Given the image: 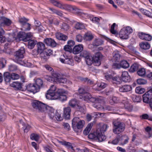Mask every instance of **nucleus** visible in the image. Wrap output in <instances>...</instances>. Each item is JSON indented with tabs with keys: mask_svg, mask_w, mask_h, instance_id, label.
<instances>
[{
	"mask_svg": "<svg viewBox=\"0 0 152 152\" xmlns=\"http://www.w3.org/2000/svg\"><path fill=\"white\" fill-rule=\"evenodd\" d=\"M53 52L52 50L46 49L39 53H40V56L42 59L46 61L49 58V56L53 54Z\"/></svg>",
	"mask_w": 152,
	"mask_h": 152,
	"instance_id": "nucleus-11",
	"label": "nucleus"
},
{
	"mask_svg": "<svg viewBox=\"0 0 152 152\" xmlns=\"http://www.w3.org/2000/svg\"><path fill=\"white\" fill-rule=\"evenodd\" d=\"M129 140V137L126 135L122 136L119 139V141H120L121 142V144L122 145L126 144L128 142Z\"/></svg>",
	"mask_w": 152,
	"mask_h": 152,
	"instance_id": "nucleus-32",
	"label": "nucleus"
},
{
	"mask_svg": "<svg viewBox=\"0 0 152 152\" xmlns=\"http://www.w3.org/2000/svg\"><path fill=\"white\" fill-rule=\"evenodd\" d=\"M139 68V65L137 63H135L133 64L129 69V71L131 73L137 71Z\"/></svg>",
	"mask_w": 152,
	"mask_h": 152,
	"instance_id": "nucleus-28",
	"label": "nucleus"
},
{
	"mask_svg": "<svg viewBox=\"0 0 152 152\" xmlns=\"http://www.w3.org/2000/svg\"><path fill=\"white\" fill-rule=\"evenodd\" d=\"M3 77L4 81L6 83L10 82L11 80V74L8 72L4 73Z\"/></svg>",
	"mask_w": 152,
	"mask_h": 152,
	"instance_id": "nucleus-31",
	"label": "nucleus"
},
{
	"mask_svg": "<svg viewBox=\"0 0 152 152\" xmlns=\"http://www.w3.org/2000/svg\"><path fill=\"white\" fill-rule=\"evenodd\" d=\"M133 32V29L130 26L124 27L121 29L119 33L121 39H126L129 37V35Z\"/></svg>",
	"mask_w": 152,
	"mask_h": 152,
	"instance_id": "nucleus-5",
	"label": "nucleus"
},
{
	"mask_svg": "<svg viewBox=\"0 0 152 152\" xmlns=\"http://www.w3.org/2000/svg\"><path fill=\"white\" fill-rule=\"evenodd\" d=\"M113 132L116 134H120L123 132L125 128V124L122 122L118 121H113Z\"/></svg>",
	"mask_w": 152,
	"mask_h": 152,
	"instance_id": "nucleus-3",
	"label": "nucleus"
},
{
	"mask_svg": "<svg viewBox=\"0 0 152 152\" xmlns=\"http://www.w3.org/2000/svg\"><path fill=\"white\" fill-rule=\"evenodd\" d=\"M103 43V41L100 39H95L93 41L92 45L94 46L97 47Z\"/></svg>",
	"mask_w": 152,
	"mask_h": 152,
	"instance_id": "nucleus-41",
	"label": "nucleus"
},
{
	"mask_svg": "<svg viewBox=\"0 0 152 152\" xmlns=\"http://www.w3.org/2000/svg\"><path fill=\"white\" fill-rule=\"evenodd\" d=\"M121 56L118 53H115L114 55L113 56V59L115 61H119L120 60V58Z\"/></svg>",
	"mask_w": 152,
	"mask_h": 152,
	"instance_id": "nucleus-63",
	"label": "nucleus"
},
{
	"mask_svg": "<svg viewBox=\"0 0 152 152\" xmlns=\"http://www.w3.org/2000/svg\"><path fill=\"white\" fill-rule=\"evenodd\" d=\"M29 20L28 19L26 18L25 17H23L19 18L18 19V22L22 26L23 25L26 23Z\"/></svg>",
	"mask_w": 152,
	"mask_h": 152,
	"instance_id": "nucleus-46",
	"label": "nucleus"
},
{
	"mask_svg": "<svg viewBox=\"0 0 152 152\" xmlns=\"http://www.w3.org/2000/svg\"><path fill=\"white\" fill-rule=\"evenodd\" d=\"M56 36L58 40L65 41L67 40L68 37L67 36L60 33H57L56 34Z\"/></svg>",
	"mask_w": 152,
	"mask_h": 152,
	"instance_id": "nucleus-27",
	"label": "nucleus"
},
{
	"mask_svg": "<svg viewBox=\"0 0 152 152\" xmlns=\"http://www.w3.org/2000/svg\"><path fill=\"white\" fill-rule=\"evenodd\" d=\"M121 79L123 82L125 83L129 82L132 80L131 77L127 71L122 72L121 75Z\"/></svg>",
	"mask_w": 152,
	"mask_h": 152,
	"instance_id": "nucleus-17",
	"label": "nucleus"
},
{
	"mask_svg": "<svg viewBox=\"0 0 152 152\" xmlns=\"http://www.w3.org/2000/svg\"><path fill=\"white\" fill-rule=\"evenodd\" d=\"M145 91L144 88H141L140 87H138L136 88L135 89V92L136 93L139 94H142Z\"/></svg>",
	"mask_w": 152,
	"mask_h": 152,
	"instance_id": "nucleus-58",
	"label": "nucleus"
},
{
	"mask_svg": "<svg viewBox=\"0 0 152 152\" xmlns=\"http://www.w3.org/2000/svg\"><path fill=\"white\" fill-rule=\"evenodd\" d=\"M31 24L27 22L21 26V29L22 30H23L24 31H29L31 29Z\"/></svg>",
	"mask_w": 152,
	"mask_h": 152,
	"instance_id": "nucleus-42",
	"label": "nucleus"
},
{
	"mask_svg": "<svg viewBox=\"0 0 152 152\" xmlns=\"http://www.w3.org/2000/svg\"><path fill=\"white\" fill-rule=\"evenodd\" d=\"M142 12L145 15L147 16L152 18V9H150V11L143 9Z\"/></svg>",
	"mask_w": 152,
	"mask_h": 152,
	"instance_id": "nucleus-50",
	"label": "nucleus"
},
{
	"mask_svg": "<svg viewBox=\"0 0 152 152\" xmlns=\"http://www.w3.org/2000/svg\"><path fill=\"white\" fill-rule=\"evenodd\" d=\"M132 89L131 86L128 85H124L121 86L119 87V91L122 92H126L129 91Z\"/></svg>",
	"mask_w": 152,
	"mask_h": 152,
	"instance_id": "nucleus-21",
	"label": "nucleus"
},
{
	"mask_svg": "<svg viewBox=\"0 0 152 152\" xmlns=\"http://www.w3.org/2000/svg\"><path fill=\"white\" fill-rule=\"evenodd\" d=\"M93 124L92 123H90L88 124L87 127L83 131V133L84 135H86L88 134Z\"/></svg>",
	"mask_w": 152,
	"mask_h": 152,
	"instance_id": "nucleus-37",
	"label": "nucleus"
},
{
	"mask_svg": "<svg viewBox=\"0 0 152 152\" xmlns=\"http://www.w3.org/2000/svg\"><path fill=\"white\" fill-rule=\"evenodd\" d=\"M73 6H72L69 5H66L63 7L62 9H64L70 12H72L74 7Z\"/></svg>",
	"mask_w": 152,
	"mask_h": 152,
	"instance_id": "nucleus-59",
	"label": "nucleus"
},
{
	"mask_svg": "<svg viewBox=\"0 0 152 152\" xmlns=\"http://www.w3.org/2000/svg\"><path fill=\"white\" fill-rule=\"evenodd\" d=\"M37 52L38 53L43 51L45 49V44L42 42H39L37 44Z\"/></svg>",
	"mask_w": 152,
	"mask_h": 152,
	"instance_id": "nucleus-25",
	"label": "nucleus"
},
{
	"mask_svg": "<svg viewBox=\"0 0 152 152\" xmlns=\"http://www.w3.org/2000/svg\"><path fill=\"white\" fill-rule=\"evenodd\" d=\"M55 86L52 85L49 89L47 91L46 97V98L50 99H58L61 102L66 100L67 97L65 95V91L63 89H58L56 91Z\"/></svg>",
	"mask_w": 152,
	"mask_h": 152,
	"instance_id": "nucleus-1",
	"label": "nucleus"
},
{
	"mask_svg": "<svg viewBox=\"0 0 152 152\" xmlns=\"http://www.w3.org/2000/svg\"><path fill=\"white\" fill-rule=\"evenodd\" d=\"M120 78L118 77L117 76L113 77V76L110 81H111L113 83L118 84L120 83Z\"/></svg>",
	"mask_w": 152,
	"mask_h": 152,
	"instance_id": "nucleus-48",
	"label": "nucleus"
},
{
	"mask_svg": "<svg viewBox=\"0 0 152 152\" xmlns=\"http://www.w3.org/2000/svg\"><path fill=\"white\" fill-rule=\"evenodd\" d=\"M26 37L24 39V42L28 41L29 40H31L30 39L32 36V33L31 32H28L26 33H25Z\"/></svg>",
	"mask_w": 152,
	"mask_h": 152,
	"instance_id": "nucleus-57",
	"label": "nucleus"
},
{
	"mask_svg": "<svg viewBox=\"0 0 152 152\" xmlns=\"http://www.w3.org/2000/svg\"><path fill=\"white\" fill-rule=\"evenodd\" d=\"M72 12L79 15H86V13L83 12L81 10L79 9L75 6H74Z\"/></svg>",
	"mask_w": 152,
	"mask_h": 152,
	"instance_id": "nucleus-29",
	"label": "nucleus"
},
{
	"mask_svg": "<svg viewBox=\"0 0 152 152\" xmlns=\"http://www.w3.org/2000/svg\"><path fill=\"white\" fill-rule=\"evenodd\" d=\"M94 37L92 34L89 32L85 33L83 37V39L86 41H91L93 38Z\"/></svg>",
	"mask_w": 152,
	"mask_h": 152,
	"instance_id": "nucleus-34",
	"label": "nucleus"
},
{
	"mask_svg": "<svg viewBox=\"0 0 152 152\" xmlns=\"http://www.w3.org/2000/svg\"><path fill=\"white\" fill-rule=\"evenodd\" d=\"M120 63L121 67L123 68L126 69L129 66V63L126 60H123L121 61Z\"/></svg>",
	"mask_w": 152,
	"mask_h": 152,
	"instance_id": "nucleus-40",
	"label": "nucleus"
},
{
	"mask_svg": "<svg viewBox=\"0 0 152 152\" xmlns=\"http://www.w3.org/2000/svg\"><path fill=\"white\" fill-rule=\"evenodd\" d=\"M108 126L107 124H104L100 129H98L95 132L90 133L88 135V138L99 142H102L106 138V137L102 134L106 131Z\"/></svg>",
	"mask_w": 152,
	"mask_h": 152,
	"instance_id": "nucleus-2",
	"label": "nucleus"
},
{
	"mask_svg": "<svg viewBox=\"0 0 152 152\" xmlns=\"http://www.w3.org/2000/svg\"><path fill=\"white\" fill-rule=\"evenodd\" d=\"M138 36L141 39L147 41H150L152 39V37L151 35L142 32L138 33Z\"/></svg>",
	"mask_w": 152,
	"mask_h": 152,
	"instance_id": "nucleus-14",
	"label": "nucleus"
},
{
	"mask_svg": "<svg viewBox=\"0 0 152 152\" xmlns=\"http://www.w3.org/2000/svg\"><path fill=\"white\" fill-rule=\"evenodd\" d=\"M69 104L70 106L74 107L77 104L76 100L75 99L71 100L69 103Z\"/></svg>",
	"mask_w": 152,
	"mask_h": 152,
	"instance_id": "nucleus-62",
	"label": "nucleus"
},
{
	"mask_svg": "<svg viewBox=\"0 0 152 152\" xmlns=\"http://www.w3.org/2000/svg\"><path fill=\"white\" fill-rule=\"evenodd\" d=\"M62 75V74L57 72H53L52 74V76L54 78L55 81L57 82L59 78L61 77V76Z\"/></svg>",
	"mask_w": 152,
	"mask_h": 152,
	"instance_id": "nucleus-45",
	"label": "nucleus"
},
{
	"mask_svg": "<svg viewBox=\"0 0 152 152\" xmlns=\"http://www.w3.org/2000/svg\"><path fill=\"white\" fill-rule=\"evenodd\" d=\"M75 28L78 30L83 29L85 27L84 24L83 23L77 22L75 25Z\"/></svg>",
	"mask_w": 152,
	"mask_h": 152,
	"instance_id": "nucleus-43",
	"label": "nucleus"
},
{
	"mask_svg": "<svg viewBox=\"0 0 152 152\" xmlns=\"http://www.w3.org/2000/svg\"><path fill=\"white\" fill-rule=\"evenodd\" d=\"M23 127L22 128L24 130V132H28L31 128L30 126L28 124H26L25 123H23Z\"/></svg>",
	"mask_w": 152,
	"mask_h": 152,
	"instance_id": "nucleus-56",
	"label": "nucleus"
},
{
	"mask_svg": "<svg viewBox=\"0 0 152 152\" xmlns=\"http://www.w3.org/2000/svg\"><path fill=\"white\" fill-rule=\"evenodd\" d=\"M142 100L144 102L149 104L152 101V88L143 95Z\"/></svg>",
	"mask_w": 152,
	"mask_h": 152,
	"instance_id": "nucleus-9",
	"label": "nucleus"
},
{
	"mask_svg": "<svg viewBox=\"0 0 152 152\" xmlns=\"http://www.w3.org/2000/svg\"><path fill=\"white\" fill-rule=\"evenodd\" d=\"M58 142L62 145L65 146L68 149H71L72 151V150H74L73 147L71 143L66 141H58Z\"/></svg>",
	"mask_w": 152,
	"mask_h": 152,
	"instance_id": "nucleus-30",
	"label": "nucleus"
},
{
	"mask_svg": "<svg viewBox=\"0 0 152 152\" xmlns=\"http://www.w3.org/2000/svg\"><path fill=\"white\" fill-rule=\"evenodd\" d=\"M50 2L53 4L54 5L59 8L62 9L63 8V6L58 1L56 0H50Z\"/></svg>",
	"mask_w": 152,
	"mask_h": 152,
	"instance_id": "nucleus-39",
	"label": "nucleus"
},
{
	"mask_svg": "<svg viewBox=\"0 0 152 152\" xmlns=\"http://www.w3.org/2000/svg\"><path fill=\"white\" fill-rule=\"evenodd\" d=\"M30 137L31 140H35L36 141H38L39 138V135L35 133L31 134L30 135Z\"/></svg>",
	"mask_w": 152,
	"mask_h": 152,
	"instance_id": "nucleus-51",
	"label": "nucleus"
},
{
	"mask_svg": "<svg viewBox=\"0 0 152 152\" xmlns=\"http://www.w3.org/2000/svg\"><path fill=\"white\" fill-rule=\"evenodd\" d=\"M83 51L80 56L85 58L86 63L88 65H91L92 64V56L89 52L83 50Z\"/></svg>",
	"mask_w": 152,
	"mask_h": 152,
	"instance_id": "nucleus-6",
	"label": "nucleus"
},
{
	"mask_svg": "<svg viewBox=\"0 0 152 152\" xmlns=\"http://www.w3.org/2000/svg\"><path fill=\"white\" fill-rule=\"evenodd\" d=\"M70 28L69 26L66 23H63L61 27V29L64 31H68Z\"/></svg>",
	"mask_w": 152,
	"mask_h": 152,
	"instance_id": "nucleus-55",
	"label": "nucleus"
},
{
	"mask_svg": "<svg viewBox=\"0 0 152 152\" xmlns=\"http://www.w3.org/2000/svg\"><path fill=\"white\" fill-rule=\"evenodd\" d=\"M67 79L66 78L63 77L62 75L61 76V77L59 78L56 82L59 83L66 84L67 83Z\"/></svg>",
	"mask_w": 152,
	"mask_h": 152,
	"instance_id": "nucleus-49",
	"label": "nucleus"
},
{
	"mask_svg": "<svg viewBox=\"0 0 152 152\" xmlns=\"http://www.w3.org/2000/svg\"><path fill=\"white\" fill-rule=\"evenodd\" d=\"M17 37L20 41L22 40L24 42V39L26 37L25 33L20 31L18 33Z\"/></svg>",
	"mask_w": 152,
	"mask_h": 152,
	"instance_id": "nucleus-38",
	"label": "nucleus"
},
{
	"mask_svg": "<svg viewBox=\"0 0 152 152\" xmlns=\"http://www.w3.org/2000/svg\"><path fill=\"white\" fill-rule=\"evenodd\" d=\"M116 25L115 23H113L111 26L110 29V32L113 34L117 35L118 34V33L117 31L115 30V27Z\"/></svg>",
	"mask_w": 152,
	"mask_h": 152,
	"instance_id": "nucleus-53",
	"label": "nucleus"
},
{
	"mask_svg": "<svg viewBox=\"0 0 152 152\" xmlns=\"http://www.w3.org/2000/svg\"><path fill=\"white\" fill-rule=\"evenodd\" d=\"M137 74L139 76L144 77L146 76V73L145 69L142 68L138 69L137 72Z\"/></svg>",
	"mask_w": 152,
	"mask_h": 152,
	"instance_id": "nucleus-36",
	"label": "nucleus"
},
{
	"mask_svg": "<svg viewBox=\"0 0 152 152\" xmlns=\"http://www.w3.org/2000/svg\"><path fill=\"white\" fill-rule=\"evenodd\" d=\"M12 23V21L10 19L2 17L0 18V25L1 26H10Z\"/></svg>",
	"mask_w": 152,
	"mask_h": 152,
	"instance_id": "nucleus-15",
	"label": "nucleus"
},
{
	"mask_svg": "<svg viewBox=\"0 0 152 152\" xmlns=\"http://www.w3.org/2000/svg\"><path fill=\"white\" fill-rule=\"evenodd\" d=\"M26 87V89L30 92L36 93L38 92L34 84L30 83L27 85Z\"/></svg>",
	"mask_w": 152,
	"mask_h": 152,
	"instance_id": "nucleus-22",
	"label": "nucleus"
},
{
	"mask_svg": "<svg viewBox=\"0 0 152 152\" xmlns=\"http://www.w3.org/2000/svg\"><path fill=\"white\" fill-rule=\"evenodd\" d=\"M124 107L125 109L128 111L131 112L133 109V105L129 103H126L124 104Z\"/></svg>",
	"mask_w": 152,
	"mask_h": 152,
	"instance_id": "nucleus-47",
	"label": "nucleus"
},
{
	"mask_svg": "<svg viewBox=\"0 0 152 152\" xmlns=\"http://www.w3.org/2000/svg\"><path fill=\"white\" fill-rule=\"evenodd\" d=\"M103 56L101 53L98 52L96 53L94 57H92V64L94 65L99 66L101 64V60Z\"/></svg>",
	"mask_w": 152,
	"mask_h": 152,
	"instance_id": "nucleus-7",
	"label": "nucleus"
},
{
	"mask_svg": "<svg viewBox=\"0 0 152 152\" xmlns=\"http://www.w3.org/2000/svg\"><path fill=\"white\" fill-rule=\"evenodd\" d=\"M137 82L138 84L140 85H144L147 83V81L144 79L140 78L137 80Z\"/></svg>",
	"mask_w": 152,
	"mask_h": 152,
	"instance_id": "nucleus-61",
	"label": "nucleus"
},
{
	"mask_svg": "<svg viewBox=\"0 0 152 152\" xmlns=\"http://www.w3.org/2000/svg\"><path fill=\"white\" fill-rule=\"evenodd\" d=\"M131 98L132 100L134 102H139L141 100L140 97L134 95H132L131 96Z\"/></svg>",
	"mask_w": 152,
	"mask_h": 152,
	"instance_id": "nucleus-52",
	"label": "nucleus"
},
{
	"mask_svg": "<svg viewBox=\"0 0 152 152\" xmlns=\"http://www.w3.org/2000/svg\"><path fill=\"white\" fill-rule=\"evenodd\" d=\"M96 100H98V101L93 102L94 103L93 105L94 107L99 110H102L104 109V107L101 104V103L103 102V101L98 98H96Z\"/></svg>",
	"mask_w": 152,
	"mask_h": 152,
	"instance_id": "nucleus-23",
	"label": "nucleus"
},
{
	"mask_svg": "<svg viewBox=\"0 0 152 152\" xmlns=\"http://www.w3.org/2000/svg\"><path fill=\"white\" fill-rule=\"evenodd\" d=\"M84 123L85 122L83 120H80L72 127L75 131L78 132V129H81L83 128Z\"/></svg>",
	"mask_w": 152,
	"mask_h": 152,
	"instance_id": "nucleus-20",
	"label": "nucleus"
},
{
	"mask_svg": "<svg viewBox=\"0 0 152 152\" xmlns=\"http://www.w3.org/2000/svg\"><path fill=\"white\" fill-rule=\"evenodd\" d=\"M56 119L58 121H61L62 120V117L61 116V114L58 113L57 111H56L55 115Z\"/></svg>",
	"mask_w": 152,
	"mask_h": 152,
	"instance_id": "nucleus-64",
	"label": "nucleus"
},
{
	"mask_svg": "<svg viewBox=\"0 0 152 152\" xmlns=\"http://www.w3.org/2000/svg\"><path fill=\"white\" fill-rule=\"evenodd\" d=\"M59 60L63 63L71 65H74L73 59L69 56L66 54L61 55L59 58Z\"/></svg>",
	"mask_w": 152,
	"mask_h": 152,
	"instance_id": "nucleus-8",
	"label": "nucleus"
},
{
	"mask_svg": "<svg viewBox=\"0 0 152 152\" xmlns=\"http://www.w3.org/2000/svg\"><path fill=\"white\" fill-rule=\"evenodd\" d=\"M35 85L36 88L38 92L39 91L40 88L43 87V81L42 80L39 78H37L35 81Z\"/></svg>",
	"mask_w": 152,
	"mask_h": 152,
	"instance_id": "nucleus-24",
	"label": "nucleus"
},
{
	"mask_svg": "<svg viewBox=\"0 0 152 152\" xmlns=\"http://www.w3.org/2000/svg\"><path fill=\"white\" fill-rule=\"evenodd\" d=\"M22 84L19 82H14L11 84V86L14 88L15 90H21L22 88Z\"/></svg>",
	"mask_w": 152,
	"mask_h": 152,
	"instance_id": "nucleus-26",
	"label": "nucleus"
},
{
	"mask_svg": "<svg viewBox=\"0 0 152 152\" xmlns=\"http://www.w3.org/2000/svg\"><path fill=\"white\" fill-rule=\"evenodd\" d=\"M83 49V45L82 44H79L75 45L72 49V53L74 54L80 53Z\"/></svg>",
	"mask_w": 152,
	"mask_h": 152,
	"instance_id": "nucleus-19",
	"label": "nucleus"
},
{
	"mask_svg": "<svg viewBox=\"0 0 152 152\" xmlns=\"http://www.w3.org/2000/svg\"><path fill=\"white\" fill-rule=\"evenodd\" d=\"M49 22L50 24H53L56 25L58 26L59 24V21L56 18H53L49 19Z\"/></svg>",
	"mask_w": 152,
	"mask_h": 152,
	"instance_id": "nucleus-44",
	"label": "nucleus"
},
{
	"mask_svg": "<svg viewBox=\"0 0 152 152\" xmlns=\"http://www.w3.org/2000/svg\"><path fill=\"white\" fill-rule=\"evenodd\" d=\"M44 41L47 45L52 47H55L57 45L54 40L51 38H46L44 39Z\"/></svg>",
	"mask_w": 152,
	"mask_h": 152,
	"instance_id": "nucleus-16",
	"label": "nucleus"
},
{
	"mask_svg": "<svg viewBox=\"0 0 152 152\" xmlns=\"http://www.w3.org/2000/svg\"><path fill=\"white\" fill-rule=\"evenodd\" d=\"M145 131L148 134L149 137H151L152 135V128L151 127L148 126L145 128Z\"/></svg>",
	"mask_w": 152,
	"mask_h": 152,
	"instance_id": "nucleus-60",
	"label": "nucleus"
},
{
	"mask_svg": "<svg viewBox=\"0 0 152 152\" xmlns=\"http://www.w3.org/2000/svg\"><path fill=\"white\" fill-rule=\"evenodd\" d=\"M25 53V48L23 47H21L14 53L13 60L16 63H21L22 60L24 57V54Z\"/></svg>",
	"mask_w": 152,
	"mask_h": 152,
	"instance_id": "nucleus-4",
	"label": "nucleus"
},
{
	"mask_svg": "<svg viewBox=\"0 0 152 152\" xmlns=\"http://www.w3.org/2000/svg\"><path fill=\"white\" fill-rule=\"evenodd\" d=\"M141 118L142 119H148L152 121V116H149L147 114H144L140 116Z\"/></svg>",
	"mask_w": 152,
	"mask_h": 152,
	"instance_id": "nucleus-54",
	"label": "nucleus"
},
{
	"mask_svg": "<svg viewBox=\"0 0 152 152\" xmlns=\"http://www.w3.org/2000/svg\"><path fill=\"white\" fill-rule=\"evenodd\" d=\"M80 98L85 101H87L88 102H94L98 101V100H96V97H92L91 95L89 93H86V94L80 96Z\"/></svg>",
	"mask_w": 152,
	"mask_h": 152,
	"instance_id": "nucleus-10",
	"label": "nucleus"
},
{
	"mask_svg": "<svg viewBox=\"0 0 152 152\" xmlns=\"http://www.w3.org/2000/svg\"><path fill=\"white\" fill-rule=\"evenodd\" d=\"M28 41V47L30 49H33L37 42V41L35 40L31 39Z\"/></svg>",
	"mask_w": 152,
	"mask_h": 152,
	"instance_id": "nucleus-35",
	"label": "nucleus"
},
{
	"mask_svg": "<svg viewBox=\"0 0 152 152\" xmlns=\"http://www.w3.org/2000/svg\"><path fill=\"white\" fill-rule=\"evenodd\" d=\"M45 104L37 100H34L32 103L33 107L38 110L40 112H43L44 111V107Z\"/></svg>",
	"mask_w": 152,
	"mask_h": 152,
	"instance_id": "nucleus-12",
	"label": "nucleus"
},
{
	"mask_svg": "<svg viewBox=\"0 0 152 152\" xmlns=\"http://www.w3.org/2000/svg\"><path fill=\"white\" fill-rule=\"evenodd\" d=\"M140 47L144 50H147L150 47V44L148 42H143L140 44Z\"/></svg>",
	"mask_w": 152,
	"mask_h": 152,
	"instance_id": "nucleus-33",
	"label": "nucleus"
},
{
	"mask_svg": "<svg viewBox=\"0 0 152 152\" xmlns=\"http://www.w3.org/2000/svg\"><path fill=\"white\" fill-rule=\"evenodd\" d=\"M55 110L52 107L45 104L44 107V111L47 113L50 119H53L55 115Z\"/></svg>",
	"mask_w": 152,
	"mask_h": 152,
	"instance_id": "nucleus-13",
	"label": "nucleus"
},
{
	"mask_svg": "<svg viewBox=\"0 0 152 152\" xmlns=\"http://www.w3.org/2000/svg\"><path fill=\"white\" fill-rule=\"evenodd\" d=\"M71 109L70 108L68 107L64 109L63 117L66 120L69 119L70 116Z\"/></svg>",
	"mask_w": 152,
	"mask_h": 152,
	"instance_id": "nucleus-18",
	"label": "nucleus"
}]
</instances>
